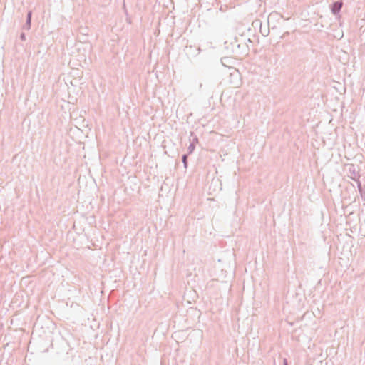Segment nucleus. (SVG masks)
<instances>
[{
  "label": "nucleus",
  "mask_w": 365,
  "mask_h": 365,
  "mask_svg": "<svg viewBox=\"0 0 365 365\" xmlns=\"http://www.w3.org/2000/svg\"><path fill=\"white\" fill-rule=\"evenodd\" d=\"M341 6H342L341 3H338V2L334 3L333 5V7H332V11L334 13L338 12L340 10Z\"/></svg>",
  "instance_id": "obj_1"
},
{
  "label": "nucleus",
  "mask_w": 365,
  "mask_h": 365,
  "mask_svg": "<svg viewBox=\"0 0 365 365\" xmlns=\"http://www.w3.org/2000/svg\"><path fill=\"white\" fill-rule=\"evenodd\" d=\"M31 14L29 13V14H28V20H29V21H30V20H31Z\"/></svg>",
  "instance_id": "obj_2"
},
{
  "label": "nucleus",
  "mask_w": 365,
  "mask_h": 365,
  "mask_svg": "<svg viewBox=\"0 0 365 365\" xmlns=\"http://www.w3.org/2000/svg\"><path fill=\"white\" fill-rule=\"evenodd\" d=\"M182 160H186V156H184Z\"/></svg>",
  "instance_id": "obj_3"
}]
</instances>
